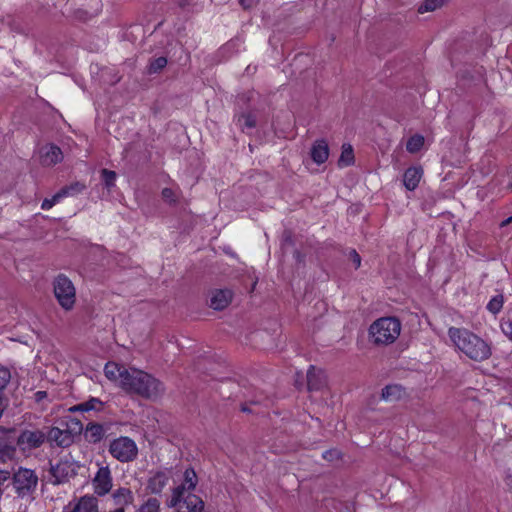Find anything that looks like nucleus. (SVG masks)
I'll use <instances>...</instances> for the list:
<instances>
[{"instance_id":"obj_41","label":"nucleus","mask_w":512,"mask_h":512,"mask_svg":"<svg viewBox=\"0 0 512 512\" xmlns=\"http://www.w3.org/2000/svg\"><path fill=\"white\" fill-rule=\"evenodd\" d=\"M253 0H240V4L244 7V8H248L251 6Z\"/></svg>"},{"instance_id":"obj_28","label":"nucleus","mask_w":512,"mask_h":512,"mask_svg":"<svg viewBox=\"0 0 512 512\" xmlns=\"http://www.w3.org/2000/svg\"><path fill=\"white\" fill-rule=\"evenodd\" d=\"M424 145V137L421 135H413L411 136L406 144V149L410 153H416L418 152Z\"/></svg>"},{"instance_id":"obj_3","label":"nucleus","mask_w":512,"mask_h":512,"mask_svg":"<svg viewBox=\"0 0 512 512\" xmlns=\"http://www.w3.org/2000/svg\"><path fill=\"white\" fill-rule=\"evenodd\" d=\"M9 480L18 499L26 502L36 499L39 477L35 470L19 466L10 473Z\"/></svg>"},{"instance_id":"obj_10","label":"nucleus","mask_w":512,"mask_h":512,"mask_svg":"<svg viewBox=\"0 0 512 512\" xmlns=\"http://www.w3.org/2000/svg\"><path fill=\"white\" fill-rule=\"evenodd\" d=\"M40 163L44 166H53L63 160L61 149L54 144H47L39 150Z\"/></svg>"},{"instance_id":"obj_35","label":"nucleus","mask_w":512,"mask_h":512,"mask_svg":"<svg viewBox=\"0 0 512 512\" xmlns=\"http://www.w3.org/2000/svg\"><path fill=\"white\" fill-rule=\"evenodd\" d=\"M10 380H11L10 370L5 367H1L0 368V394H3L2 392L6 388V386L10 382Z\"/></svg>"},{"instance_id":"obj_14","label":"nucleus","mask_w":512,"mask_h":512,"mask_svg":"<svg viewBox=\"0 0 512 512\" xmlns=\"http://www.w3.org/2000/svg\"><path fill=\"white\" fill-rule=\"evenodd\" d=\"M111 498L116 508H122L124 510L126 506L132 505L134 502L133 492L126 487H119L114 490L111 494Z\"/></svg>"},{"instance_id":"obj_9","label":"nucleus","mask_w":512,"mask_h":512,"mask_svg":"<svg viewBox=\"0 0 512 512\" xmlns=\"http://www.w3.org/2000/svg\"><path fill=\"white\" fill-rule=\"evenodd\" d=\"M46 439V433L40 430H24L18 437V445L23 449L40 447Z\"/></svg>"},{"instance_id":"obj_15","label":"nucleus","mask_w":512,"mask_h":512,"mask_svg":"<svg viewBox=\"0 0 512 512\" xmlns=\"http://www.w3.org/2000/svg\"><path fill=\"white\" fill-rule=\"evenodd\" d=\"M232 300V292L229 289H220L212 292L210 297V306L214 310L226 308Z\"/></svg>"},{"instance_id":"obj_34","label":"nucleus","mask_w":512,"mask_h":512,"mask_svg":"<svg viewBox=\"0 0 512 512\" xmlns=\"http://www.w3.org/2000/svg\"><path fill=\"white\" fill-rule=\"evenodd\" d=\"M101 174H102V178L105 183V186L107 188L110 189L111 187H113L115 185L116 173L114 171H111L108 169H103L101 171Z\"/></svg>"},{"instance_id":"obj_4","label":"nucleus","mask_w":512,"mask_h":512,"mask_svg":"<svg viewBox=\"0 0 512 512\" xmlns=\"http://www.w3.org/2000/svg\"><path fill=\"white\" fill-rule=\"evenodd\" d=\"M401 331V323L394 317H383L375 322L369 328V334L376 344L393 343Z\"/></svg>"},{"instance_id":"obj_25","label":"nucleus","mask_w":512,"mask_h":512,"mask_svg":"<svg viewBox=\"0 0 512 512\" xmlns=\"http://www.w3.org/2000/svg\"><path fill=\"white\" fill-rule=\"evenodd\" d=\"M354 163L353 148L350 144H343L341 155L338 160L339 167H347Z\"/></svg>"},{"instance_id":"obj_23","label":"nucleus","mask_w":512,"mask_h":512,"mask_svg":"<svg viewBox=\"0 0 512 512\" xmlns=\"http://www.w3.org/2000/svg\"><path fill=\"white\" fill-rule=\"evenodd\" d=\"M404 394V389L398 384L387 385L382 389L381 398L393 402L399 400Z\"/></svg>"},{"instance_id":"obj_20","label":"nucleus","mask_w":512,"mask_h":512,"mask_svg":"<svg viewBox=\"0 0 512 512\" xmlns=\"http://www.w3.org/2000/svg\"><path fill=\"white\" fill-rule=\"evenodd\" d=\"M105 434L103 425L98 423H89L86 426L84 436L90 443H98L102 440Z\"/></svg>"},{"instance_id":"obj_39","label":"nucleus","mask_w":512,"mask_h":512,"mask_svg":"<svg viewBox=\"0 0 512 512\" xmlns=\"http://www.w3.org/2000/svg\"><path fill=\"white\" fill-rule=\"evenodd\" d=\"M349 258L352 261V263L354 264L355 268L358 269L360 267V265H361V257L357 253V251L352 249L349 252Z\"/></svg>"},{"instance_id":"obj_13","label":"nucleus","mask_w":512,"mask_h":512,"mask_svg":"<svg viewBox=\"0 0 512 512\" xmlns=\"http://www.w3.org/2000/svg\"><path fill=\"white\" fill-rule=\"evenodd\" d=\"M73 472L72 466L67 461H60L55 465H51L50 474L54 484H61L68 480Z\"/></svg>"},{"instance_id":"obj_40","label":"nucleus","mask_w":512,"mask_h":512,"mask_svg":"<svg viewBox=\"0 0 512 512\" xmlns=\"http://www.w3.org/2000/svg\"><path fill=\"white\" fill-rule=\"evenodd\" d=\"M47 392L46 391H37L35 394H34V399L36 402L40 403L42 402L44 399L47 398Z\"/></svg>"},{"instance_id":"obj_11","label":"nucleus","mask_w":512,"mask_h":512,"mask_svg":"<svg viewBox=\"0 0 512 512\" xmlns=\"http://www.w3.org/2000/svg\"><path fill=\"white\" fill-rule=\"evenodd\" d=\"M46 439L60 447H68L73 443L72 433L68 429H61L59 427H52L47 432Z\"/></svg>"},{"instance_id":"obj_33","label":"nucleus","mask_w":512,"mask_h":512,"mask_svg":"<svg viewBox=\"0 0 512 512\" xmlns=\"http://www.w3.org/2000/svg\"><path fill=\"white\" fill-rule=\"evenodd\" d=\"M139 512H160V502L156 498H149L139 509Z\"/></svg>"},{"instance_id":"obj_22","label":"nucleus","mask_w":512,"mask_h":512,"mask_svg":"<svg viewBox=\"0 0 512 512\" xmlns=\"http://www.w3.org/2000/svg\"><path fill=\"white\" fill-rule=\"evenodd\" d=\"M324 384V376L320 370L313 366L307 372V385L309 390H319Z\"/></svg>"},{"instance_id":"obj_21","label":"nucleus","mask_w":512,"mask_h":512,"mask_svg":"<svg viewBox=\"0 0 512 512\" xmlns=\"http://www.w3.org/2000/svg\"><path fill=\"white\" fill-rule=\"evenodd\" d=\"M236 125L242 132L250 133L256 126V118L252 113H242L235 118Z\"/></svg>"},{"instance_id":"obj_36","label":"nucleus","mask_w":512,"mask_h":512,"mask_svg":"<svg viewBox=\"0 0 512 512\" xmlns=\"http://www.w3.org/2000/svg\"><path fill=\"white\" fill-rule=\"evenodd\" d=\"M161 194H162V198L164 199V201H166L170 204L175 203L177 201V194L171 188H164L162 190Z\"/></svg>"},{"instance_id":"obj_30","label":"nucleus","mask_w":512,"mask_h":512,"mask_svg":"<svg viewBox=\"0 0 512 512\" xmlns=\"http://www.w3.org/2000/svg\"><path fill=\"white\" fill-rule=\"evenodd\" d=\"M444 3V0H425L424 3H422L419 8L418 12L423 14L426 12H431L436 10L437 8L441 7Z\"/></svg>"},{"instance_id":"obj_24","label":"nucleus","mask_w":512,"mask_h":512,"mask_svg":"<svg viewBox=\"0 0 512 512\" xmlns=\"http://www.w3.org/2000/svg\"><path fill=\"white\" fill-rule=\"evenodd\" d=\"M197 485V475L193 469H186L184 472V481L178 487H183V494L194 490Z\"/></svg>"},{"instance_id":"obj_8","label":"nucleus","mask_w":512,"mask_h":512,"mask_svg":"<svg viewBox=\"0 0 512 512\" xmlns=\"http://www.w3.org/2000/svg\"><path fill=\"white\" fill-rule=\"evenodd\" d=\"M95 494L104 496L108 494L112 488V476L108 466H102L98 469L92 480Z\"/></svg>"},{"instance_id":"obj_12","label":"nucleus","mask_w":512,"mask_h":512,"mask_svg":"<svg viewBox=\"0 0 512 512\" xmlns=\"http://www.w3.org/2000/svg\"><path fill=\"white\" fill-rule=\"evenodd\" d=\"M64 512H98L97 500L93 496H83L73 506L70 503Z\"/></svg>"},{"instance_id":"obj_26","label":"nucleus","mask_w":512,"mask_h":512,"mask_svg":"<svg viewBox=\"0 0 512 512\" xmlns=\"http://www.w3.org/2000/svg\"><path fill=\"white\" fill-rule=\"evenodd\" d=\"M85 189V185L81 182H74L67 185L58 191L61 198L68 196H75L81 193Z\"/></svg>"},{"instance_id":"obj_31","label":"nucleus","mask_w":512,"mask_h":512,"mask_svg":"<svg viewBox=\"0 0 512 512\" xmlns=\"http://www.w3.org/2000/svg\"><path fill=\"white\" fill-rule=\"evenodd\" d=\"M103 403L97 398H91L86 402L79 404L76 409L80 411L100 410Z\"/></svg>"},{"instance_id":"obj_32","label":"nucleus","mask_w":512,"mask_h":512,"mask_svg":"<svg viewBox=\"0 0 512 512\" xmlns=\"http://www.w3.org/2000/svg\"><path fill=\"white\" fill-rule=\"evenodd\" d=\"M501 330L510 340H512V310H509L506 317L501 322Z\"/></svg>"},{"instance_id":"obj_16","label":"nucleus","mask_w":512,"mask_h":512,"mask_svg":"<svg viewBox=\"0 0 512 512\" xmlns=\"http://www.w3.org/2000/svg\"><path fill=\"white\" fill-rule=\"evenodd\" d=\"M423 171L420 167H409L403 175V184L407 190L413 191L418 186Z\"/></svg>"},{"instance_id":"obj_27","label":"nucleus","mask_w":512,"mask_h":512,"mask_svg":"<svg viewBox=\"0 0 512 512\" xmlns=\"http://www.w3.org/2000/svg\"><path fill=\"white\" fill-rule=\"evenodd\" d=\"M167 62V58L163 56L151 59L147 66V72L149 74H157L166 67Z\"/></svg>"},{"instance_id":"obj_2","label":"nucleus","mask_w":512,"mask_h":512,"mask_svg":"<svg viewBox=\"0 0 512 512\" xmlns=\"http://www.w3.org/2000/svg\"><path fill=\"white\" fill-rule=\"evenodd\" d=\"M122 389L127 393L150 400L158 399L165 391L163 383L158 379L136 368H129L124 372Z\"/></svg>"},{"instance_id":"obj_6","label":"nucleus","mask_w":512,"mask_h":512,"mask_svg":"<svg viewBox=\"0 0 512 512\" xmlns=\"http://www.w3.org/2000/svg\"><path fill=\"white\" fill-rule=\"evenodd\" d=\"M54 295L59 305L65 310H71L76 300V291L72 281L65 275H58L54 282Z\"/></svg>"},{"instance_id":"obj_1","label":"nucleus","mask_w":512,"mask_h":512,"mask_svg":"<svg viewBox=\"0 0 512 512\" xmlns=\"http://www.w3.org/2000/svg\"><path fill=\"white\" fill-rule=\"evenodd\" d=\"M448 336L455 348L473 361L482 362L492 355L491 344L468 329L451 327Z\"/></svg>"},{"instance_id":"obj_18","label":"nucleus","mask_w":512,"mask_h":512,"mask_svg":"<svg viewBox=\"0 0 512 512\" xmlns=\"http://www.w3.org/2000/svg\"><path fill=\"white\" fill-rule=\"evenodd\" d=\"M128 370L129 368L120 366L114 362H109L105 365L104 373L108 379L118 381L119 386L122 388L124 382V372Z\"/></svg>"},{"instance_id":"obj_19","label":"nucleus","mask_w":512,"mask_h":512,"mask_svg":"<svg viewBox=\"0 0 512 512\" xmlns=\"http://www.w3.org/2000/svg\"><path fill=\"white\" fill-rule=\"evenodd\" d=\"M329 156L328 144L324 140L316 141L311 149V157L317 164L324 163Z\"/></svg>"},{"instance_id":"obj_38","label":"nucleus","mask_w":512,"mask_h":512,"mask_svg":"<svg viewBox=\"0 0 512 512\" xmlns=\"http://www.w3.org/2000/svg\"><path fill=\"white\" fill-rule=\"evenodd\" d=\"M322 457L327 461H335L340 458V452L337 449L327 450L322 454Z\"/></svg>"},{"instance_id":"obj_29","label":"nucleus","mask_w":512,"mask_h":512,"mask_svg":"<svg viewBox=\"0 0 512 512\" xmlns=\"http://www.w3.org/2000/svg\"><path fill=\"white\" fill-rule=\"evenodd\" d=\"M503 304H504V297L502 294H498L490 299L486 308L489 312L496 315L501 311Z\"/></svg>"},{"instance_id":"obj_7","label":"nucleus","mask_w":512,"mask_h":512,"mask_svg":"<svg viewBox=\"0 0 512 512\" xmlns=\"http://www.w3.org/2000/svg\"><path fill=\"white\" fill-rule=\"evenodd\" d=\"M109 453L120 462H131L138 455V448L134 440L126 436H120L109 445Z\"/></svg>"},{"instance_id":"obj_17","label":"nucleus","mask_w":512,"mask_h":512,"mask_svg":"<svg viewBox=\"0 0 512 512\" xmlns=\"http://www.w3.org/2000/svg\"><path fill=\"white\" fill-rule=\"evenodd\" d=\"M169 478L170 474L168 472L159 471L150 477L147 487L152 493L159 494L167 485Z\"/></svg>"},{"instance_id":"obj_42","label":"nucleus","mask_w":512,"mask_h":512,"mask_svg":"<svg viewBox=\"0 0 512 512\" xmlns=\"http://www.w3.org/2000/svg\"><path fill=\"white\" fill-rule=\"evenodd\" d=\"M512 222V216H510L509 218L503 220L501 223H500V227H505L507 226L508 224H510Z\"/></svg>"},{"instance_id":"obj_37","label":"nucleus","mask_w":512,"mask_h":512,"mask_svg":"<svg viewBox=\"0 0 512 512\" xmlns=\"http://www.w3.org/2000/svg\"><path fill=\"white\" fill-rule=\"evenodd\" d=\"M61 196L57 192L52 198L50 199H44V201L41 204V208L43 210H49L52 208L56 203H58L61 200Z\"/></svg>"},{"instance_id":"obj_5","label":"nucleus","mask_w":512,"mask_h":512,"mask_svg":"<svg viewBox=\"0 0 512 512\" xmlns=\"http://www.w3.org/2000/svg\"><path fill=\"white\" fill-rule=\"evenodd\" d=\"M169 507L176 508L177 512H203L204 501L192 493L183 494V487H175L172 491Z\"/></svg>"}]
</instances>
